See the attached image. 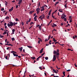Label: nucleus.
I'll return each mask as SVG.
<instances>
[{"label":"nucleus","mask_w":77,"mask_h":77,"mask_svg":"<svg viewBox=\"0 0 77 77\" xmlns=\"http://www.w3.org/2000/svg\"><path fill=\"white\" fill-rule=\"evenodd\" d=\"M8 22L10 23H8V27H10V26H13V23L12 22Z\"/></svg>","instance_id":"nucleus-2"},{"label":"nucleus","mask_w":77,"mask_h":77,"mask_svg":"<svg viewBox=\"0 0 77 77\" xmlns=\"http://www.w3.org/2000/svg\"><path fill=\"white\" fill-rule=\"evenodd\" d=\"M34 23L33 22H31V23H30V25H32V24H33Z\"/></svg>","instance_id":"nucleus-31"},{"label":"nucleus","mask_w":77,"mask_h":77,"mask_svg":"<svg viewBox=\"0 0 77 77\" xmlns=\"http://www.w3.org/2000/svg\"><path fill=\"white\" fill-rule=\"evenodd\" d=\"M52 18H55V17H54V16L53 15V14H52Z\"/></svg>","instance_id":"nucleus-55"},{"label":"nucleus","mask_w":77,"mask_h":77,"mask_svg":"<svg viewBox=\"0 0 77 77\" xmlns=\"http://www.w3.org/2000/svg\"><path fill=\"white\" fill-rule=\"evenodd\" d=\"M15 40V38H11V41H14Z\"/></svg>","instance_id":"nucleus-29"},{"label":"nucleus","mask_w":77,"mask_h":77,"mask_svg":"<svg viewBox=\"0 0 77 77\" xmlns=\"http://www.w3.org/2000/svg\"><path fill=\"white\" fill-rule=\"evenodd\" d=\"M69 20H70L71 19V17L70 16H69Z\"/></svg>","instance_id":"nucleus-62"},{"label":"nucleus","mask_w":77,"mask_h":77,"mask_svg":"<svg viewBox=\"0 0 77 77\" xmlns=\"http://www.w3.org/2000/svg\"><path fill=\"white\" fill-rule=\"evenodd\" d=\"M8 58V56H6V57H5V59H6V60H8V59H7Z\"/></svg>","instance_id":"nucleus-56"},{"label":"nucleus","mask_w":77,"mask_h":77,"mask_svg":"<svg viewBox=\"0 0 77 77\" xmlns=\"http://www.w3.org/2000/svg\"><path fill=\"white\" fill-rule=\"evenodd\" d=\"M63 75L64 76H65L66 75H65V73H66L65 72H63Z\"/></svg>","instance_id":"nucleus-26"},{"label":"nucleus","mask_w":77,"mask_h":77,"mask_svg":"<svg viewBox=\"0 0 77 77\" xmlns=\"http://www.w3.org/2000/svg\"><path fill=\"white\" fill-rule=\"evenodd\" d=\"M75 38H77V35H75Z\"/></svg>","instance_id":"nucleus-63"},{"label":"nucleus","mask_w":77,"mask_h":77,"mask_svg":"<svg viewBox=\"0 0 77 77\" xmlns=\"http://www.w3.org/2000/svg\"><path fill=\"white\" fill-rule=\"evenodd\" d=\"M27 46V47H28V48H32V47L31 46Z\"/></svg>","instance_id":"nucleus-22"},{"label":"nucleus","mask_w":77,"mask_h":77,"mask_svg":"<svg viewBox=\"0 0 77 77\" xmlns=\"http://www.w3.org/2000/svg\"><path fill=\"white\" fill-rule=\"evenodd\" d=\"M59 49H57V51H54L53 54H55L57 55H59Z\"/></svg>","instance_id":"nucleus-1"},{"label":"nucleus","mask_w":77,"mask_h":77,"mask_svg":"<svg viewBox=\"0 0 77 77\" xmlns=\"http://www.w3.org/2000/svg\"><path fill=\"white\" fill-rule=\"evenodd\" d=\"M16 24L15 22H14L13 23V26H15V25Z\"/></svg>","instance_id":"nucleus-39"},{"label":"nucleus","mask_w":77,"mask_h":77,"mask_svg":"<svg viewBox=\"0 0 77 77\" xmlns=\"http://www.w3.org/2000/svg\"><path fill=\"white\" fill-rule=\"evenodd\" d=\"M11 2H13V3H14V2H15V0H13V1H12Z\"/></svg>","instance_id":"nucleus-54"},{"label":"nucleus","mask_w":77,"mask_h":77,"mask_svg":"<svg viewBox=\"0 0 77 77\" xmlns=\"http://www.w3.org/2000/svg\"><path fill=\"white\" fill-rule=\"evenodd\" d=\"M18 1V4L19 5H20L21 3H22V0H20Z\"/></svg>","instance_id":"nucleus-7"},{"label":"nucleus","mask_w":77,"mask_h":77,"mask_svg":"<svg viewBox=\"0 0 77 77\" xmlns=\"http://www.w3.org/2000/svg\"><path fill=\"white\" fill-rule=\"evenodd\" d=\"M58 3H59V2H56V3H55V5H55V6H56V5L58 4Z\"/></svg>","instance_id":"nucleus-17"},{"label":"nucleus","mask_w":77,"mask_h":77,"mask_svg":"<svg viewBox=\"0 0 77 77\" xmlns=\"http://www.w3.org/2000/svg\"><path fill=\"white\" fill-rule=\"evenodd\" d=\"M5 26V29H7V26Z\"/></svg>","instance_id":"nucleus-60"},{"label":"nucleus","mask_w":77,"mask_h":77,"mask_svg":"<svg viewBox=\"0 0 77 77\" xmlns=\"http://www.w3.org/2000/svg\"><path fill=\"white\" fill-rule=\"evenodd\" d=\"M13 7H11V8L10 9V10H9V12L13 10Z\"/></svg>","instance_id":"nucleus-10"},{"label":"nucleus","mask_w":77,"mask_h":77,"mask_svg":"<svg viewBox=\"0 0 77 77\" xmlns=\"http://www.w3.org/2000/svg\"><path fill=\"white\" fill-rule=\"evenodd\" d=\"M15 52L14 51H11V53H15Z\"/></svg>","instance_id":"nucleus-42"},{"label":"nucleus","mask_w":77,"mask_h":77,"mask_svg":"<svg viewBox=\"0 0 77 77\" xmlns=\"http://www.w3.org/2000/svg\"><path fill=\"white\" fill-rule=\"evenodd\" d=\"M8 4V2H6V3H5V6H7Z\"/></svg>","instance_id":"nucleus-38"},{"label":"nucleus","mask_w":77,"mask_h":77,"mask_svg":"<svg viewBox=\"0 0 77 77\" xmlns=\"http://www.w3.org/2000/svg\"><path fill=\"white\" fill-rule=\"evenodd\" d=\"M42 57V56H40L39 57H38L37 58L40 59V58H41Z\"/></svg>","instance_id":"nucleus-46"},{"label":"nucleus","mask_w":77,"mask_h":77,"mask_svg":"<svg viewBox=\"0 0 77 77\" xmlns=\"http://www.w3.org/2000/svg\"><path fill=\"white\" fill-rule=\"evenodd\" d=\"M67 50H68V51H73V50H71L70 49H67Z\"/></svg>","instance_id":"nucleus-28"},{"label":"nucleus","mask_w":77,"mask_h":77,"mask_svg":"<svg viewBox=\"0 0 77 77\" xmlns=\"http://www.w3.org/2000/svg\"><path fill=\"white\" fill-rule=\"evenodd\" d=\"M53 71L56 74L58 73V72H57L56 70L54 69H53Z\"/></svg>","instance_id":"nucleus-8"},{"label":"nucleus","mask_w":77,"mask_h":77,"mask_svg":"<svg viewBox=\"0 0 77 77\" xmlns=\"http://www.w3.org/2000/svg\"><path fill=\"white\" fill-rule=\"evenodd\" d=\"M58 11L60 12H63L62 9H59Z\"/></svg>","instance_id":"nucleus-18"},{"label":"nucleus","mask_w":77,"mask_h":77,"mask_svg":"<svg viewBox=\"0 0 77 77\" xmlns=\"http://www.w3.org/2000/svg\"><path fill=\"white\" fill-rule=\"evenodd\" d=\"M45 59L46 60H48V57H46L45 58Z\"/></svg>","instance_id":"nucleus-27"},{"label":"nucleus","mask_w":77,"mask_h":77,"mask_svg":"<svg viewBox=\"0 0 77 77\" xmlns=\"http://www.w3.org/2000/svg\"><path fill=\"white\" fill-rule=\"evenodd\" d=\"M51 11H52V9L50 10V11H49V13H48V14H51Z\"/></svg>","instance_id":"nucleus-41"},{"label":"nucleus","mask_w":77,"mask_h":77,"mask_svg":"<svg viewBox=\"0 0 77 77\" xmlns=\"http://www.w3.org/2000/svg\"><path fill=\"white\" fill-rule=\"evenodd\" d=\"M39 29H41V26H39Z\"/></svg>","instance_id":"nucleus-58"},{"label":"nucleus","mask_w":77,"mask_h":77,"mask_svg":"<svg viewBox=\"0 0 77 77\" xmlns=\"http://www.w3.org/2000/svg\"><path fill=\"white\" fill-rule=\"evenodd\" d=\"M55 42V44H57V43H58V44H59V43L58 42Z\"/></svg>","instance_id":"nucleus-43"},{"label":"nucleus","mask_w":77,"mask_h":77,"mask_svg":"<svg viewBox=\"0 0 77 77\" xmlns=\"http://www.w3.org/2000/svg\"><path fill=\"white\" fill-rule=\"evenodd\" d=\"M72 22V18L70 20H69V23H71Z\"/></svg>","instance_id":"nucleus-52"},{"label":"nucleus","mask_w":77,"mask_h":77,"mask_svg":"<svg viewBox=\"0 0 77 77\" xmlns=\"http://www.w3.org/2000/svg\"><path fill=\"white\" fill-rule=\"evenodd\" d=\"M15 20H16V22L19 21V20L17 18H16Z\"/></svg>","instance_id":"nucleus-21"},{"label":"nucleus","mask_w":77,"mask_h":77,"mask_svg":"<svg viewBox=\"0 0 77 77\" xmlns=\"http://www.w3.org/2000/svg\"><path fill=\"white\" fill-rule=\"evenodd\" d=\"M38 39H39L40 40H39V41H41V42H42V39H41V38H38Z\"/></svg>","instance_id":"nucleus-19"},{"label":"nucleus","mask_w":77,"mask_h":77,"mask_svg":"<svg viewBox=\"0 0 77 77\" xmlns=\"http://www.w3.org/2000/svg\"><path fill=\"white\" fill-rule=\"evenodd\" d=\"M34 12V11H30V12H29V14H32V13H33V12Z\"/></svg>","instance_id":"nucleus-14"},{"label":"nucleus","mask_w":77,"mask_h":77,"mask_svg":"<svg viewBox=\"0 0 77 77\" xmlns=\"http://www.w3.org/2000/svg\"><path fill=\"white\" fill-rule=\"evenodd\" d=\"M63 19H64V21H66V19L65 18H64V17H63Z\"/></svg>","instance_id":"nucleus-20"},{"label":"nucleus","mask_w":77,"mask_h":77,"mask_svg":"<svg viewBox=\"0 0 77 77\" xmlns=\"http://www.w3.org/2000/svg\"><path fill=\"white\" fill-rule=\"evenodd\" d=\"M23 48L22 47H21L20 48H19L18 49L20 50V51L21 52L22 51V50Z\"/></svg>","instance_id":"nucleus-11"},{"label":"nucleus","mask_w":77,"mask_h":77,"mask_svg":"<svg viewBox=\"0 0 77 77\" xmlns=\"http://www.w3.org/2000/svg\"><path fill=\"white\" fill-rule=\"evenodd\" d=\"M54 77H59L57 76H54Z\"/></svg>","instance_id":"nucleus-64"},{"label":"nucleus","mask_w":77,"mask_h":77,"mask_svg":"<svg viewBox=\"0 0 77 77\" xmlns=\"http://www.w3.org/2000/svg\"><path fill=\"white\" fill-rule=\"evenodd\" d=\"M45 18V14H43L41 15V16H40L39 17V18L40 19H41V20H42L43 19Z\"/></svg>","instance_id":"nucleus-3"},{"label":"nucleus","mask_w":77,"mask_h":77,"mask_svg":"<svg viewBox=\"0 0 77 77\" xmlns=\"http://www.w3.org/2000/svg\"><path fill=\"white\" fill-rule=\"evenodd\" d=\"M40 8H37L36 9V11H37V14H38L39 13V12L40 11Z\"/></svg>","instance_id":"nucleus-4"},{"label":"nucleus","mask_w":77,"mask_h":77,"mask_svg":"<svg viewBox=\"0 0 77 77\" xmlns=\"http://www.w3.org/2000/svg\"><path fill=\"white\" fill-rule=\"evenodd\" d=\"M4 10V8H1V11H3Z\"/></svg>","instance_id":"nucleus-40"},{"label":"nucleus","mask_w":77,"mask_h":77,"mask_svg":"<svg viewBox=\"0 0 77 77\" xmlns=\"http://www.w3.org/2000/svg\"><path fill=\"white\" fill-rule=\"evenodd\" d=\"M40 8H42V9H45V8H44V7L43 6H42V7H40Z\"/></svg>","instance_id":"nucleus-53"},{"label":"nucleus","mask_w":77,"mask_h":77,"mask_svg":"<svg viewBox=\"0 0 77 77\" xmlns=\"http://www.w3.org/2000/svg\"><path fill=\"white\" fill-rule=\"evenodd\" d=\"M45 54V53H42V54H41V56H43Z\"/></svg>","instance_id":"nucleus-51"},{"label":"nucleus","mask_w":77,"mask_h":77,"mask_svg":"<svg viewBox=\"0 0 77 77\" xmlns=\"http://www.w3.org/2000/svg\"><path fill=\"white\" fill-rule=\"evenodd\" d=\"M43 48H42V49H41V50H40V52H39L40 54L42 53V51H43Z\"/></svg>","instance_id":"nucleus-13"},{"label":"nucleus","mask_w":77,"mask_h":77,"mask_svg":"<svg viewBox=\"0 0 77 77\" xmlns=\"http://www.w3.org/2000/svg\"><path fill=\"white\" fill-rule=\"evenodd\" d=\"M51 35H49V36H48V40H49L51 38Z\"/></svg>","instance_id":"nucleus-24"},{"label":"nucleus","mask_w":77,"mask_h":77,"mask_svg":"<svg viewBox=\"0 0 77 77\" xmlns=\"http://www.w3.org/2000/svg\"><path fill=\"white\" fill-rule=\"evenodd\" d=\"M43 6L44 7H46V8H48V6L46 5H45L44 6Z\"/></svg>","instance_id":"nucleus-37"},{"label":"nucleus","mask_w":77,"mask_h":77,"mask_svg":"<svg viewBox=\"0 0 77 77\" xmlns=\"http://www.w3.org/2000/svg\"><path fill=\"white\" fill-rule=\"evenodd\" d=\"M13 54L14 56H16V55H17V54H15V53H13Z\"/></svg>","instance_id":"nucleus-45"},{"label":"nucleus","mask_w":77,"mask_h":77,"mask_svg":"<svg viewBox=\"0 0 77 77\" xmlns=\"http://www.w3.org/2000/svg\"><path fill=\"white\" fill-rule=\"evenodd\" d=\"M45 8H42V9H41V11H44L45 10Z\"/></svg>","instance_id":"nucleus-32"},{"label":"nucleus","mask_w":77,"mask_h":77,"mask_svg":"<svg viewBox=\"0 0 77 77\" xmlns=\"http://www.w3.org/2000/svg\"><path fill=\"white\" fill-rule=\"evenodd\" d=\"M40 40H38V44H40Z\"/></svg>","instance_id":"nucleus-57"},{"label":"nucleus","mask_w":77,"mask_h":77,"mask_svg":"<svg viewBox=\"0 0 77 77\" xmlns=\"http://www.w3.org/2000/svg\"><path fill=\"white\" fill-rule=\"evenodd\" d=\"M18 7V5H17L16 6V8H17Z\"/></svg>","instance_id":"nucleus-59"},{"label":"nucleus","mask_w":77,"mask_h":77,"mask_svg":"<svg viewBox=\"0 0 77 77\" xmlns=\"http://www.w3.org/2000/svg\"><path fill=\"white\" fill-rule=\"evenodd\" d=\"M9 19V17H6V18H5V19Z\"/></svg>","instance_id":"nucleus-47"},{"label":"nucleus","mask_w":77,"mask_h":77,"mask_svg":"<svg viewBox=\"0 0 77 77\" xmlns=\"http://www.w3.org/2000/svg\"><path fill=\"white\" fill-rule=\"evenodd\" d=\"M34 21H37L36 18H34Z\"/></svg>","instance_id":"nucleus-36"},{"label":"nucleus","mask_w":77,"mask_h":77,"mask_svg":"<svg viewBox=\"0 0 77 77\" xmlns=\"http://www.w3.org/2000/svg\"><path fill=\"white\" fill-rule=\"evenodd\" d=\"M66 71H67V72L71 71V70L70 69H69V70H66Z\"/></svg>","instance_id":"nucleus-50"},{"label":"nucleus","mask_w":77,"mask_h":77,"mask_svg":"<svg viewBox=\"0 0 77 77\" xmlns=\"http://www.w3.org/2000/svg\"><path fill=\"white\" fill-rule=\"evenodd\" d=\"M39 69H41V70H42V69L41 67H39Z\"/></svg>","instance_id":"nucleus-61"},{"label":"nucleus","mask_w":77,"mask_h":77,"mask_svg":"<svg viewBox=\"0 0 77 77\" xmlns=\"http://www.w3.org/2000/svg\"><path fill=\"white\" fill-rule=\"evenodd\" d=\"M50 18V16H48L47 17V19H48Z\"/></svg>","instance_id":"nucleus-44"},{"label":"nucleus","mask_w":77,"mask_h":77,"mask_svg":"<svg viewBox=\"0 0 77 77\" xmlns=\"http://www.w3.org/2000/svg\"><path fill=\"white\" fill-rule=\"evenodd\" d=\"M53 41L54 42H57V40L55 39V38H53Z\"/></svg>","instance_id":"nucleus-16"},{"label":"nucleus","mask_w":77,"mask_h":77,"mask_svg":"<svg viewBox=\"0 0 77 77\" xmlns=\"http://www.w3.org/2000/svg\"><path fill=\"white\" fill-rule=\"evenodd\" d=\"M33 25H32V26H31V27H29V29H31V28L32 27H33Z\"/></svg>","instance_id":"nucleus-49"},{"label":"nucleus","mask_w":77,"mask_h":77,"mask_svg":"<svg viewBox=\"0 0 77 77\" xmlns=\"http://www.w3.org/2000/svg\"><path fill=\"white\" fill-rule=\"evenodd\" d=\"M31 18H30L29 19V20L27 21V22L29 23L31 21Z\"/></svg>","instance_id":"nucleus-25"},{"label":"nucleus","mask_w":77,"mask_h":77,"mask_svg":"<svg viewBox=\"0 0 77 77\" xmlns=\"http://www.w3.org/2000/svg\"><path fill=\"white\" fill-rule=\"evenodd\" d=\"M56 57L57 58H58L59 57V55H57L56 56Z\"/></svg>","instance_id":"nucleus-48"},{"label":"nucleus","mask_w":77,"mask_h":77,"mask_svg":"<svg viewBox=\"0 0 77 77\" xmlns=\"http://www.w3.org/2000/svg\"><path fill=\"white\" fill-rule=\"evenodd\" d=\"M53 26H54L55 27H56V26H57V25H56L55 24H54V23H53Z\"/></svg>","instance_id":"nucleus-34"},{"label":"nucleus","mask_w":77,"mask_h":77,"mask_svg":"<svg viewBox=\"0 0 77 77\" xmlns=\"http://www.w3.org/2000/svg\"><path fill=\"white\" fill-rule=\"evenodd\" d=\"M31 58L32 59V60H35L36 59V58H35V57H31Z\"/></svg>","instance_id":"nucleus-15"},{"label":"nucleus","mask_w":77,"mask_h":77,"mask_svg":"<svg viewBox=\"0 0 77 77\" xmlns=\"http://www.w3.org/2000/svg\"><path fill=\"white\" fill-rule=\"evenodd\" d=\"M48 39H47V38H45V42H47V41H48Z\"/></svg>","instance_id":"nucleus-35"},{"label":"nucleus","mask_w":77,"mask_h":77,"mask_svg":"<svg viewBox=\"0 0 77 77\" xmlns=\"http://www.w3.org/2000/svg\"><path fill=\"white\" fill-rule=\"evenodd\" d=\"M68 26H70V25H69V24H67V25L66 26V27H68Z\"/></svg>","instance_id":"nucleus-30"},{"label":"nucleus","mask_w":77,"mask_h":77,"mask_svg":"<svg viewBox=\"0 0 77 77\" xmlns=\"http://www.w3.org/2000/svg\"><path fill=\"white\" fill-rule=\"evenodd\" d=\"M15 30L14 29H13V30H12V33H11V34H14V32H15Z\"/></svg>","instance_id":"nucleus-9"},{"label":"nucleus","mask_w":77,"mask_h":77,"mask_svg":"<svg viewBox=\"0 0 77 77\" xmlns=\"http://www.w3.org/2000/svg\"><path fill=\"white\" fill-rule=\"evenodd\" d=\"M5 45H9V46H13V45L11 44H5Z\"/></svg>","instance_id":"nucleus-12"},{"label":"nucleus","mask_w":77,"mask_h":77,"mask_svg":"<svg viewBox=\"0 0 77 77\" xmlns=\"http://www.w3.org/2000/svg\"><path fill=\"white\" fill-rule=\"evenodd\" d=\"M56 59V55H53V60L52 61L54 62L55 61Z\"/></svg>","instance_id":"nucleus-5"},{"label":"nucleus","mask_w":77,"mask_h":77,"mask_svg":"<svg viewBox=\"0 0 77 77\" xmlns=\"http://www.w3.org/2000/svg\"><path fill=\"white\" fill-rule=\"evenodd\" d=\"M7 32L6 31H5L3 33V35H5L7 34Z\"/></svg>","instance_id":"nucleus-23"},{"label":"nucleus","mask_w":77,"mask_h":77,"mask_svg":"<svg viewBox=\"0 0 77 77\" xmlns=\"http://www.w3.org/2000/svg\"><path fill=\"white\" fill-rule=\"evenodd\" d=\"M66 17V15H65V14L64 13L63 14H62V16H61V19H63V18H64L65 17Z\"/></svg>","instance_id":"nucleus-6"},{"label":"nucleus","mask_w":77,"mask_h":77,"mask_svg":"<svg viewBox=\"0 0 77 77\" xmlns=\"http://www.w3.org/2000/svg\"><path fill=\"white\" fill-rule=\"evenodd\" d=\"M4 36L2 35H0V38H3Z\"/></svg>","instance_id":"nucleus-33"}]
</instances>
